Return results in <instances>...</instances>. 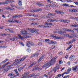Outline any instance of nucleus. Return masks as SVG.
<instances>
[{
  "label": "nucleus",
  "instance_id": "obj_1",
  "mask_svg": "<svg viewBox=\"0 0 78 78\" xmlns=\"http://www.w3.org/2000/svg\"><path fill=\"white\" fill-rule=\"evenodd\" d=\"M26 30L29 31V33H37V31L39 30L36 29L26 28Z\"/></svg>",
  "mask_w": 78,
  "mask_h": 78
},
{
  "label": "nucleus",
  "instance_id": "obj_2",
  "mask_svg": "<svg viewBox=\"0 0 78 78\" xmlns=\"http://www.w3.org/2000/svg\"><path fill=\"white\" fill-rule=\"evenodd\" d=\"M56 58H57V57H55L52 59L50 61L47 63V64H48L49 66H50L51 65H52L53 63L55 62V61H56Z\"/></svg>",
  "mask_w": 78,
  "mask_h": 78
},
{
  "label": "nucleus",
  "instance_id": "obj_3",
  "mask_svg": "<svg viewBox=\"0 0 78 78\" xmlns=\"http://www.w3.org/2000/svg\"><path fill=\"white\" fill-rule=\"evenodd\" d=\"M18 36L19 37L20 39H22V40L23 39V38H25L26 39H27V38H28V37H30V36H29L23 35V36H21L19 34H18Z\"/></svg>",
  "mask_w": 78,
  "mask_h": 78
},
{
  "label": "nucleus",
  "instance_id": "obj_4",
  "mask_svg": "<svg viewBox=\"0 0 78 78\" xmlns=\"http://www.w3.org/2000/svg\"><path fill=\"white\" fill-rule=\"evenodd\" d=\"M8 2H11L12 3V2H14V1H5L4 2H0V5H6L8 4Z\"/></svg>",
  "mask_w": 78,
  "mask_h": 78
},
{
  "label": "nucleus",
  "instance_id": "obj_5",
  "mask_svg": "<svg viewBox=\"0 0 78 78\" xmlns=\"http://www.w3.org/2000/svg\"><path fill=\"white\" fill-rule=\"evenodd\" d=\"M62 30H64V31H69L70 32H72V33H74V31L71 30V29H68L66 28H62Z\"/></svg>",
  "mask_w": 78,
  "mask_h": 78
},
{
  "label": "nucleus",
  "instance_id": "obj_6",
  "mask_svg": "<svg viewBox=\"0 0 78 78\" xmlns=\"http://www.w3.org/2000/svg\"><path fill=\"white\" fill-rule=\"evenodd\" d=\"M58 33L59 34H61L62 36H64V33H66V31L60 30L58 31Z\"/></svg>",
  "mask_w": 78,
  "mask_h": 78
},
{
  "label": "nucleus",
  "instance_id": "obj_7",
  "mask_svg": "<svg viewBox=\"0 0 78 78\" xmlns=\"http://www.w3.org/2000/svg\"><path fill=\"white\" fill-rule=\"evenodd\" d=\"M41 10V9L38 8L36 10L33 9L32 10H30V12H37V11H39Z\"/></svg>",
  "mask_w": 78,
  "mask_h": 78
},
{
  "label": "nucleus",
  "instance_id": "obj_8",
  "mask_svg": "<svg viewBox=\"0 0 78 78\" xmlns=\"http://www.w3.org/2000/svg\"><path fill=\"white\" fill-rule=\"evenodd\" d=\"M33 76H34V74L29 75L28 76H23L21 78H31V77H33Z\"/></svg>",
  "mask_w": 78,
  "mask_h": 78
},
{
  "label": "nucleus",
  "instance_id": "obj_9",
  "mask_svg": "<svg viewBox=\"0 0 78 78\" xmlns=\"http://www.w3.org/2000/svg\"><path fill=\"white\" fill-rule=\"evenodd\" d=\"M75 41V39L73 38L70 41H69L67 42V44L68 45H69V44H72V43L74 42Z\"/></svg>",
  "mask_w": 78,
  "mask_h": 78
},
{
  "label": "nucleus",
  "instance_id": "obj_10",
  "mask_svg": "<svg viewBox=\"0 0 78 78\" xmlns=\"http://www.w3.org/2000/svg\"><path fill=\"white\" fill-rule=\"evenodd\" d=\"M27 32L25 30H22L21 31V33L23 35H25L26 34H27Z\"/></svg>",
  "mask_w": 78,
  "mask_h": 78
},
{
  "label": "nucleus",
  "instance_id": "obj_11",
  "mask_svg": "<svg viewBox=\"0 0 78 78\" xmlns=\"http://www.w3.org/2000/svg\"><path fill=\"white\" fill-rule=\"evenodd\" d=\"M45 56V55H44L41 56L39 58V60H38L37 62V63H39V62H40L41 61V60L43 58H44V57Z\"/></svg>",
  "mask_w": 78,
  "mask_h": 78
},
{
  "label": "nucleus",
  "instance_id": "obj_12",
  "mask_svg": "<svg viewBox=\"0 0 78 78\" xmlns=\"http://www.w3.org/2000/svg\"><path fill=\"white\" fill-rule=\"evenodd\" d=\"M17 39H18V38L16 37H14L12 38H10V40L12 41H16Z\"/></svg>",
  "mask_w": 78,
  "mask_h": 78
},
{
  "label": "nucleus",
  "instance_id": "obj_13",
  "mask_svg": "<svg viewBox=\"0 0 78 78\" xmlns=\"http://www.w3.org/2000/svg\"><path fill=\"white\" fill-rule=\"evenodd\" d=\"M25 66H27V65L26 64L23 67H20V68H18V70L20 72H21V71L22 70H23V69H24V68H25Z\"/></svg>",
  "mask_w": 78,
  "mask_h": 78
},
{
  "label": "nucleus",
  "instance_id": "obj_14",
  "mask_svg": "<svg viewBox=\"0 0 78 78\" xmlns=\"http://www.w3.org/2000/svg\"><path fill=\"white\" fill-rule=\"evenodd\" d=\"M5 9L7 10L10 9V10H14L15 9L14 8H12L9 7H5Z\"/></svg>",
  "mask_w": 78,
  "mask_h": 78
},
{
  "label": "nucleus",
  "instance_id": "obj_15",
  "mask_svg": "<svg viewBox=\"0 0 78 78\" xmlns=\"http://www.w3.org/2000/svg\"><path fill=\"white\" fill-rule=\"evenodd\" d=\"M72 70H78V65L76 66L75 67H73L72 68Z\"/></svg>",
  "mask_w": 78,
  "mask_h": 78
},
{
  "label": "nucleus",
  "instance_id": "obj_16",
  "mask_svg": "<svg viewBox=\"0 0 78 78\" xmlns=\"http://www.w3.org/2000/svg\"><path fill=\"white\" fill-rule=\"evenodd\" d=\"M14 72H15V73L16 74V76H19V74L18 72V71H17L16 69H15Z\"/></svg>",
  "mask_w": 78,
  "mask_h": 78
},
{
  "label": "nucleus",
  "instance_id": "obj_17",
  "mask_svg": "<svg viewBox=\"0 0 78 78\" xmlns=\"http://www.w3.org/2000/svg\"><path fill=\"white\" fill-rule=\"evenodd\" d=\"M9 64V62H7L6 63H5L3 65L2 67H1V69H3L4 67H5V66H7V65H8Z\"/></svg>",
  "mask_w": 78,
  "mask_h": 78
},
{
  "label": "nucleus",
  "instance_id": "obj_18",
  "mask_svg": "<svg viewBox=\"0 0 78 78\" xmlns=\"http://www.w3.org/2000/svg\"><path fill=\"white\" fill-rule=\"evenodd\" d=\"M74 58H75V56H74L73 55H72L70 56V57L69 58V59L70 61H72L73 59H74Z\"/></svg>",
  "mask_w": 78,
  "mask_h": 78
},
{
  "label": "nucleus",
  "instance_id": "obj_19",
  "mask_svg": "<svg viewBox=\"0 0 78 78\" xmlns=\"http://www.w3.org/2000/svg\"><path fill=\"white\" fill-rule=\"evenodd\" d=\"M8 60H9L8 59H6L4 61H3L2 62H1L0 63V66H1V65L2 64H3V63H5V62H6L7 61H8Z\"/></svg>",
  "mask_w": 78,
  "mask_h": 78
},
{
  "label": "nucleus",
  "instance_id": "obj_20",
  "mask_svg": "<svg viewBox=\"0 0 78 78\" xmlns=\"http://www.w3.org/2000/svg\"><path fill=\"white\" fill-rule=\"evenodd\" d=\"M45 25H52L53 23H50L45 22L44 23Z\"/></svg>",
  "mask_w": 78,
  "mask_h": 78
},
{
  "label": "nucleus",
  "instance_id": "obj_21",
  "mask_svg": "<svg viewBox=\"0 0 78 78\" xmlns=\"http://www.w3.org/2000/svg\"><path fill=\"white\" fill-rule=\"evenodd\" d=\"M18 4L20 6H21L22 5V0H19Z\"/></svg>",
  "mask_w": 78,
  "mask_h": 78
},
{
  "label": "nucleus",
  "instance_id": "obj_22",
  "mask_svg": "<svg viewBox=\"0 0 78 78\" xmlns=\"http://www.w3.org/2000/svg\"><path fill=\"white\" fill-rule=\"evenodd\" d=\"M39 69H41V68L39 67H35L33 69V70L34 71V70H39Z\"/></svg>",
  "mask_w": 78,
  "mask_h": 78
},
{
  "label": "nucleus",
  "instance_id": "obj_23",
  "mask_svg": "<svg viewBox=\"0 0 78 78\" xmlns=\"http://www.w3.org/2000/svg\"><path fill=\"white\" fill-rule=\"evenodd\" d=\"M6 21L7 22H9L10 23H14V21H13L11 20H8Z\"/></svg>",
  "mask_w": 78,
  "mask_h": 78
},
{
  "label": "nucleus",
  "instance_id": "obj_24",
  "mask_svg": "<svg viewBox=\"0 0 78 78\" xmlns=\"http://www.w3.org/2000/svg\"><path fill=\"white\" fill-rule=\"evenodd\" d=\"M51 44L55 45L56 44V42L54 41L51 40Z\"/></svg>",
  "mask_w": 78,
  "mask_h": 78
},
{
  "label": "nucleus",
  "instance_id": "obj_25",
  "mask_svg": "<svg viewBox=\"0 0 78 78\" xmlns=\"http://www.w3.org/2000/svg\"><path fill=\"white\" fill-rule=\"evenodd\" d=\"M27 57V56H24L22 58L20 59L21 61H23L24 59H26V58Z\"/></svg>",
  "mask_w": 78,
  "mask_h": 78
},
{
  "label": "nucleus",
  "instance_id": "obj_26",
  "mask_svg": "<svg viewBox=\"0 0 78 78\" xmlns=\"http://www.w3.org/2000/svg\"><path fill=\"white\" fill-rule=\"evenodd\" d=\"M62 6H63L68 7L69 6V5L65 3L62 4Z\"/></svg>",
  "mask_w": 78,
  "mask_h": 78
},
{
  "label": "nucleus",
  "instance_id": "obj_27",
  "mask_svg": "<svg viewBox=\"0 0 78 78\" xmlns=\"http://www.w3.org/2000/svg\"><path fill=\"white\" fill-rule=\"evenodd\" d=\"M34 62L31 63L30 64V65L29 66H28V68H30V67H32V66H33V65H34Z\"/></svg>",
  "mask_w": 78,
  "mask_h": 78
},
{
  "label": "nucleus",
  "instance_id": "obj_28",
  "mask_svg": "<svg viewBox=\"0 0 78 78\" xmlns=\"http://www.w3.org/2000/svg\"><path fill=\"white\" fill-rule=\"evenodd\" d=\"M9 31H10V33H15V32L13 31V30L12 29H9Z\"/></svg>",
  "mask_w": 78,
  "mask_h": 78
},
{
  "label": "nucleus",
  "instance_id": "obj_29",
  "mask_svg": "<svg viewBox=\"0 0 78 78\" xmlns=\"http://www.w3.org/2000/svg\"><path fill=\"white\" fill-rule=\"evenodd\" d=\"M46 66H47V67H49V66L48 64H47V63L45 64L44 65H43L42 66V67H46Z\"/></svg>",
  "mask_w": 78,
  "mask_h": 78
},
{
  "label": "nucleus",
  "instance_id": "obj_30",
  "mask_svg": "<svg viewBox=\"0 0 78 78\" xmlns=\"http://www.w3.org/2000/svg\"><path fill=\"white\" fill-rule=\"evenodd\" d=\"M51 36H52V37H53V38H54V39H58L57 36L52 35H51Z\"/></svg>",
  "mask_w": 78,
  "mask_h": 78
},
{
  "label": "nucleus",
  "instance_id": "obj_31",
  "mask_svg": "<svg viewBox=\"0 0 78 78\" xmlns=\"http://www.w3.org/2000/svg\"><path fill=\"white\" fill-rule=\"evenodd\" d=\"M27 42H28V43L29 44V45H31L32 46H33V45H34V43H33L32 44H31V41H27Z\"/></svg>",
  "mask_w": 78,
  "mask_h": 78
},
{
  "label": "nucleus",
  "instance_id": "obj_32",
  "mask_svg": "<svg viewBox=\"0 0 78 78\" xmlns=\"http://www.w3.org/2000/svg\"><path fill=\"white\" fill-rule=\"evenodd\" d=\"M38 27H41V28H46L47 27L44 25H41L38 26Z\"/></svg>",
  "mask_w": 78,
  "mask_h": 78
},
{
  "label": "nucleus",
  "instance_id": "obj_33",
  "mask_svg": "<svg viewBox=\"0 0 78 78\" xmlns=\"http://www.w3.org/2000/svg\"><path fill=\"white\" fill-rule=\"evenodd\" d=\"M51 7L52 8H54V7H56V5L53 4H51Z\"/></svg>",
  "mask_w": 78,
  "mask_h": 78
},
{
  "label": "nucleus",
  "instance_id": "obj_34",
  "mask_svg": "<svg viewBox=\"0 0 78 78\" xmlns=\"http://www.w3.org/2000/svg\"><path fill=\"white\" fill-rule=\"evenodd\" d=\"M70 21L69 20H63V22L64 23H68V22H69Z\"/></svg>",
  "mask_w": 78,
  "mask_h": 78
},
{
  "label": "nucleus",
  "instance_id": "obj_35",
  "mask_svg": "<svg viewBox=\"0 0 78 78\" xmlns=\"http://www.w3.org/2000/svg\"><path fill=\"white\" fill-rule=\"evenodd\" d=\"M41 18H48V16H46L45 15L42 16Z\"/></svg>",
  "mask_w": 78,
  "mask_h": 78
},
{
  "label": "nucleus",
  "instance_id": "obj_36",
  "mask_svg": "<svg viewBox=\"0 0 78 78\" xmlns=\"http://www.w3.org/2000/svg\"><path fill=\"white\" fill-rule=\"evenodd\" d=\"M51 22H56V21H59V20L51 19Z\"/></svg>",
  "mask_w": 78,
  "mask_h": 78
},
{
  "label": "nucleus",
  "instance_id": "obj_37",
  "mask_svg": "<svg viewBox=\"0 0 78 78\" xmlns=\"http://www.w3.org/2000/svg\"><path fill=\"white\" fill-rule=\"evenodd\" d=\"M22 16H23V15H16V17H18V18H19L20 17H22Z\"/></svg>",
  "mask_w": 78,
  "mask_h": 78
},
{
  "label": "nucleus",
  "instance_id": "obj_38",
  "mask_svg": "<svg viewBox=\"0 0 78 78\" xmlns=\"http://www.w3.org/2000/svg\"><path fill=\"white\" fill-rule=\"evenodd\" d=\"M57 66H56V67H55L53 69V70L54 72V73H55V72H56V70H57Z\"/></svg>",
  "mask_w": 78,
  "mask_h": 78
},
{
  "label": "nucleus",
  "instance_id": "obj_39",
  "mask_svg": "<svg viewBox=\"0 0 78 78\" xmlns=\"http://www.w3.org/2000/svg\"><path fill=\"white\" fill-rule=\"evenodd\" d=\"M1 35H3V36H8L10 35V34H2Z\"/></svg>",
  "mask_w": 78,
  "mask_h": 78
},
{
  "label": "nucleus",
  "instance_id": "obj_40",
  "mask_svg": "<svg viewBox=\"0 0 78 78\" xmlns=\"http://www.w3.org/2000/svg\"><path fill=\"white\" fill-rule=\"evenodd\" d=\"M8 76H14V74L10 73L8 74Z\"/></svg>",
  "mask_w": 78,
  "mask_h": 78
},
{
  "label": "nucleus",
  "instance_id": "obj_41",
  "mask_svg": "<svg viewBox=\"0 0 78 78\" xmlns=\"http://www.w3.org/2000/svg\"><path fill=\"white\" fill-rule=\"evenodd\" d=\"M37 5H38V6H43V5L42 4H41V3H37Z\"/></svg>",
  "mask_w": 78,
  "mask_h": 78
},
{
  "label": "nucleus",
  "instance_id": "obj_42",
  "mask_svg": "<svg viewBox=\"0 0 78 78\" xmlns=\"http://www.w3.org/2000/svg\"><path fill=\"white\" fill-rule=\"evenodd\" d=\"M54 12H56V13H59V12H60V11L57 10H55L54 11Z\"/></svg>",
  "mask_w": 78,
  "mask_h": 78
},
{
  "label": "nucleus",
  "instance_id": "obj_43",
  "mask_svg": "<svg viewBox=\"0 0 78 78\" xmlns=\"http://www.w3.org/2000/svg\"><path fill=\"white\" fill-rule=\"evenodd\" d=\"M46 7H47V8H50V7H51V4H48V5H46Z\"/></svg>",
  "mask_w": 78,
  "mask_h": 78
},
{
  "label": "nucleus",
  "instance_id": "obj_44",
  "mask_svg": "<svg viewBox=\"0 0 78 78\" xmlns=\"http://www.w3.org/2000/svg\"><path fill=\"white\" fill-rule=\"evenodd\" d=\"M14 22H16V23H19V20H14Z\"/></svg>",
  "mask_w": 78,
  "mask_h": 78
},
{
  "label": "nucleus",
  "instance_id": "obj_45",
  "mask_svg": "<svg viewBox=\"0 0 78 78\" xmlns=\"http://www.w3.org/2000/svg\"><path fill=\"white\" fill-rule=\"evenodd\" d=\"M59 64H62V61L60 60L59 62Z\"/></svg>",
  "mask_w": 78,
  "mask_h": 78
},
{
  "label": "nucleus",
  "instance_id": "obj_46",
  "mask_svg": "<svg viewBox=\"0 0 78 78\" xmlns=\"http://www.w3.org/2000/svg\"><path fill=\"white\" fill-rule=\"evenodd\" d=\"M20 44L22 45V46H24V44L23 42H20Z\"/></svg>",
  "mask_w": 78,
  "mask_h": 78
},
{
  "label": "nucleus",
  "instance_id": "obj_47",
  "mask_svg": "<svg viewBox=\"0 0 78 78\" xmlns=\"http://www.w3.org/2000/svg\"><path fill=\"white\" fill-rule=\"evenodd\" d=\"M37 19L36 18H32V19H30V20H37Z\"/></svg>",
  "mask_w": 78,
  "mask_h": 78
},
{
  "label": "nucleus",
  "instance_id": "obj_48",
  "mask_svg": "<svg viewBox=\"0 0 78 78\" xmlns=\"http://www.w3.org/2000/svg\"><path fill=\"white\" fill-rule=\"evenodd\" d=\"M73 12H77V10L75 9H73Z\"/></svg>",
  "mask_w": 78,
  "mask_h": 78
},
{
  "label": "nucleus",
  "instance_id": "obj_49",
  "mask_svg": "<svg viewBox=\"0 0 78 78\" xmlns=\"http://www.w3.org/2000/svg\"><path fill=\"white\" fill-rule=\"evenodd\" d=\"M59 14H64V12L62 11H60V12H59Z\"/></svg>",
  "mask_w": 78,
  "mask_h": 78
},
{
  "label": "nucleus",
  "instance_id": "obj_50",
  "mask_svg": "<svg viewBox=\"0 0 78 78\" xmlns=\"http://www.w3.org/2000/svg\"><path fill=\"white\" fill-rule=\"evenodd\" d=\"M55 48V46H52L51 47V49H54V48Z\"/></svg>",
  "mask_w": 78,
  "mask_h": 78
},
{
  "label": "nucleus",
  "instance_id": "obj_51",
  "mask_svg": "<svg viewBox=\"0 0 78 78\" xmlns=\"http://www.w3.org/2000/svg\"><path fill=\"white\" fill-rule=\"evenodd\" d=\"M58 53L59 55H62V53H63V52L62 51L59 52H58Z\"/></svg>",
  "mask_w": 78,
  "mask_h": 78
},
{
  "label": "nucleus",
  "instance_id": "obj_52",
  "mask_svg": "<svg viewBox=\"0 0 78 78\" xmlns=\"http://www.w3.org/2000/svg\"><path fill=\"white\" fill-rule=\"evenodd\" d=\"M69 75H68V76H65L63 77V78H67L69 76Z\"/></svg>",
  "mask_w": 78,
  "mask_h": 78
},
{
  "label": "nucleus",
  "instance_id": "obj_53",
  "mask_svg": "<svg viewBox=\"0 0 78 78\" xmlns=\"http://www.w3.org/2000/svg\"><path fill=\"white\" fill-rule=\"evenodd\" d=\"M21 60H20V59L17 62H16V64H18V63H19V62H21Z\"/></svg>",
  "mask_w": 78,
  "mask_h": 78
},
{
  "label": "nucleus",
  "instance_id": "obj_54",
  "mask_svg": "<svg viewBox=\"0 0 78 78\" xmlns=\"http://www.w3.org/2000/svg\"><path fill=\"white\" fill-rule=\"evenodd\" d=\"M67 70L69 72L72 70V69H71V68L68 69Z\"/></svg>",
  "mask_w": 78,
  "mask_h": 78
},
{
  "label": "nucleus",
  "instance_id": "obj_55",
  "mask_svg": "<svg viewBox=\"0 0 78 78\" xmlns=\"http://www.w3.org/2000/svg\"><path fill=\"white\" fill-rule=\"evenodd\" d=\"M60 21V22H63L64 20L61 19V20H58V21Z\"/></svg>",
  "mask_w": 78,
  "mask_h": 78
},
{
  "label": "nucleus",
  "instance_id": "obj_56",
  "mask_svg": "<svg viewBox=\"0 0 78 78\" xmlns=\"http://www.w3.org/2000/svg\"><path fill=\"white\" fill-rule=\"evenodd\" d=\"M52 18H53V17H52V16H48V19H52Z\"/></svg>",
  "mask_w": 78,
  "mask_h": 78
},
{
  "label": "nucleus",
  "instance_id": "obj_57",
  "mask_svg": "<svg viewBox=\"0 0 78 78\" xmlns=\"http://www.w3.org/2000/svg\"><path fill=\"white\" fill-rule=\"evenodd\" d=\"M69 12H73V9H69Z\"/></svg>",
  "mask_w": 78,
  "mask_h": 78
},
{
  "label": "nucleus",
  "instance_id": "obj_58",
  "mask_svg": "<svg viewBox=\"0 0 78 78\" xmlns=\"http://www.w3.org/2000/svg\"><path fill=\"white\" fill-rule=\"evenodd\" d=\"M50 41V40L49 39H46L45 40V42H49Z\"/></svg>",
  "mask_w": 78,
  "mask_h": 78
},
{
  "label": "nucleus",
  "instance_id": "obj_59",
  "mask_svg": "<svg viewBox=\"0 0 78 78\" xmlns=\"http://www.w3.org/2000/svg\"><path fill=\"white\" fill-rule=\"evenodd\" d=\"M38 45H42V43L41 42H40L38 44Z\"/></svg>",
  "mask_w": 78,
  "mask_h": 78
},
{
  "label": "nucleus",
  "instance_id": "obj_60",
  "mask_svg": "<svg viewBox=\"0 0 78 78\" xmlns=\"http://www.w3.org/2000/svg\"><path fill=\"white\" fill-rule=\"evenodd\" d=\"M2 48H6V47H7V46H0Z\"/></svg>",
  "mask_w": 78,
  "mask_h": 78
},
{
  "label": "nucleus",
  "instance_id": "obj_61",
  "mask_svg": "<svg viewBox=\"0 0 78 78\" xmlns=\"http://www.w3.org/2000/svg\"><path fill=\"white\" fill-rule=\"evenodd\" d=\"M10 7L13 8V7H14V5H13L12 4H10Z\"/></svg>",
  "mask_w": 78,
  "mask_h": 78
},
{
  "label": "nucleus",
  "instance_id": "obj_62",
  "mask_svg": "<svg viewBox=\"0 0 78 78\" xmlns=\"http://www.w3.org/2000/svg\"><path fill=\"white\" fill-rule=\"evenodd\" d=\"M33 17H38V15H37L33 14Z\"/></svg>",
  "mask_w": 78,
  "mask_h": 78
},
{
  "label": "nucleus",
  "instance_id": "obj_63",
  "mask_svg": "<svg viewBox=\"0 0 78 78\" xmlns=\"http://www.w3.org/2000/svg\"><path fill=\"white\" fill-rule=\"evenodd\" d=\"M68 57H69V55H66L65 57V58L66 59H67L68 58Z\"/></svg>",
  "mask_w": 78,
  "mask_h": 78
},
{
  "label": "nucleus",
  "instance_id": "obj_64",
  "mask_svg": "<svg viewBox=\"0 0 78 78\" xmlns=\"http://www.w3.org/2000/svg\"><path fill=\"white\" fill-rule=\"evenodd\" d=\"M74 3L75 4H76V5H78V2H74Z\"/></svg>",
  "mask_w": 78,
  "mask_h": 78
}]
</instances>
